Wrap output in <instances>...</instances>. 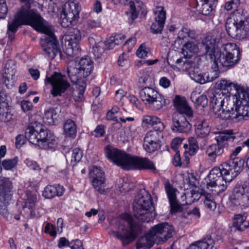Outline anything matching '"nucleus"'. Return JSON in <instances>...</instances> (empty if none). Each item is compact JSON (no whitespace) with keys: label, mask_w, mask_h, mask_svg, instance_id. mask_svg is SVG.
<instances>
[{"label":"nucleus","mask_w":249,"mask_h":249,"mask_svg":"<svg viewBox=\"0 0 249 249\" xmlns=\"http://www.w3.org/2000/svg\"><path fill=\"white\" fill-rule=\"evenodd\" d=\"M105 150L108 160L124 169L156 170L153 161L147 158L131 156L110 145L107 146Z\"/></svg>","instance_id":"obj_2"},{"label":"nucleus","mask_w":249,"mask_h":249,"mask_svg":"<svg viewBox=\"0 0 249 249\" xmlns=\"http://www.w3.org/2000/svg\"><path fill=\"white\" fill-rule=\"evenodd\" d=\"M227 120H231L236 123L245 117H249V92L240 91L236 103L231 102V107L228 115Z\"/></svg>","instance_id":"obj_8"},{"label":"nucleus","mask_w":249,"mask_h":249,"mask_svg":"<svg viewBox=\"0 0 249 249\" xmlns=\"http://www.w3.org/2000/svg\"><path fill=\"white\" fill-rule=\"evenodd\" d=\"M196 3V10L204 15H209L213 10V2L206 1L202 0H195Z\"/></svg>","instance_id":"obj_34"},{"label":"nucleus","mask_w":249,"mask_h":249,"mask_svg":"<svg viewBox=\"0 0 249 249\" xmlns=\"http://www.w3.org/2000/svg\"><path fill=\"white\" fill-rule=\"evenodd\" d=\"M125 38V36L123 35H116L114 36H111L106 46L108 50L112 49L116 45L122 43Z\"/></svg>","instance_id":"obj_45"},{"label":"nucleus","mask_w":249,"mask_h":249,"mask_svg":"<svg viewBox=\"0 0 249 249\" xmlns=\"http://www.w3.org/2000/svg\"><path fill=\"white\" fill-rule=\"evenodd\" d=\"M218 86L221 90H227L228 92H230L232 89L236 90L235 95L236 100H237L239 97L240 91H247L243 87L237 85L236 83L225 79L221 80Z\"/></svg>","instance_id":"obj_27"},{"label":"nucleus","mask_w":249,"mask_h":249,"mask_svg":"<svg viewBox=\"0 0 249 249\" xmlns=\"http://www.w3.org/2000/svg\"><path fill=\"white\" fill-rule=\"evenodd\" d=\"M129 6L131 14L129 19H131V22H133V21L138 17V13L136 10V7L134 2L129 1Z\"/></svg>","instance_id":"obj_62"},{"label":"nucleus","mask_w":249,"mask_h":249,"mask_svg":"<svg viewBox=\"0 0 249 249\" xmlns=\"http://www.w3.org/2000/svg\"><path fill=\"white\" fill-rule=\"evenodd\" d=\"M133 212L136 218L148 222L155 217V208L151 195L145 190L141 191L135 199Z\"/></svg>","instance_id":"obj_5"},{"label":"nucleus","mask_w":249,"mask_h":249,"mask_svg":"<svg viewBox=\"0 0 249 249\" xmlns=\"http://www.w3.org/2000/svg\"><path fill=\"white\" fill-rule=\"evenodd\" d=\"M142 121L146 124L152 125L154 129H155L156 130L163 131L165 128L163 123L157 116H145L142 119Z\"/></svg>","instance_id":"obj_35"},{"label":"nucleus","mask_w":249,"mask_h":249,"mask_svg":"<svg viewBox=\"0 0 249 249\" xmlns=\"http://www.w3.org/2000/svg\"><path fill=\"white\" fill-rule=\"evenodd\" d=\"M162 131L156 130L155 129L146 133L144 138L143 142H160V137L162 136L161 132Z\"/></svg>","instance_id":"obj_43"},{"label":"nucleus","mask_w":249,"mask_h":249,"mask_svg":"<svg viewBox=\"0 0 249 249\" xmlns=\"http://www.w3.org/2000/svg\"><path fill=\"white\" fill-rule=\"evenodd\" d=\"M4 70V73L9 74L12 71L14 72V73H16V70L14 61L12 60H8L5 65Z\"/></svg>","instance_id":"obj_55"},{"label":"nucleus","mask_w":249,"mask_h":249,"mask_svg":"<svg viewBox=\"0 0 249 249\" xmlns=\"http://www.w3.org/2000/svg\"><path fill=\"white\" fill-rule=\"evenodd\" d=\"M214 35H208L202 41V48L205 50L206 57L213 64L212 68L216 72L219 68L231 67L240 60V57H232L219 50Z\"/></svg>","instance_id":"obj_3"},{"label":"nucleus","mask_w":249,"mask_h":249,"mask_svg":"<svg viewBox=\"0 0 249 249\" xmlns=\"http://www.w3.org/2000/svg\"><path fill=\"white\" fill-rule=\"evenodd\" d=\"M81 7L77 2L68 1L63 6L60 15L61 24L64 28L69 27L75 23L79 18Z\"/></svg>","instance_id":"obj_11"},{"label":"nucleus","mask_w":249,"mask_h":249,"mask_svg":"<svg viewBox=\"0 0 249 249\" xmlns=\"http://www.w3.org/2000/svg\"><path fill=\"white\" fill-rule=\"evenodd\" d=\"M25 163L31 169L35 171H39L41 169L37 163L34 161L27 159L25 160Z\"/></svg>","instance_id":"obj_63"},{"label":"nucleus","mask_w":249,"mask_h":249,"mask_svg":"<svg viewBox=\"0 0 249 249\" xmlns=\"http://www.w3.org/2000/svg\"><path fill=\"white\" fill-rule=\"evenodd\" d=\"M104 45H95L92 47L93 53L96 58H100L104 52Z\"/></svg>","instance_id":"obj_60"},{"label":"nucleus","mask_w":249,"mask_h":249,"mask_svg":"<svg viewBox=\"0 0 249 249\" xmlns=\"http://www.w3.org/2000/svg\"><path fill=\"white\" fill-rule=\"evenodd\" d=\"M89 42L90 45L92 47L95 45H106L107 44H105L102 41V39L101 36H98L96 34H92L90 35L88 38Z\"/></svg>","instance_id":"obj_52"},{"label":"nucleus","mask_w":249,"mask_h":249,"mask_svg":"<svg viewBox=\"0 0 249 249\" xmlns=\"http://www.w3.org/2000/svg\"><path fill=\"white\" fill-rule=\"evenodd\" d=\"M150 72L147 71H139L138 76V83L140 84L151 85L153 79L150 76Z\"/></svg>","instance_id":"obj_46"},{"label":"nucleus","mask_w":249,"mask_h":249,"mask_svg":"<svg viewBox=\"0 0 249 249\" xmlns=\"http://www.w3.org/2000/svg\"><path fill=\"white\" fill-rule=\"evenodd\" d=\"M219 194H214V192H212V194L207 192H204L202 196L204 197V203L205 207L211 211H214L216 204L214 200V196Z\"/></svg>","instance_id":"obj_39"},{"label":"nucleus","mask_w":249,"mask_h":249,"mask_svg":"<svg viewBox=\"0 0 249 249\" xmlns=\"http://www.w3.org/2000/svg\"><path fill=\"white\" fill-rule=\"evenodd\" d=\"M8 8L5 1L0 0V19L4 18L7 13Z\"/></svg>","instance_id":"obj_61"},{"label":"nucleus","mask_w":249,"mask_h":249,"mask_svg":"<svg viewBox=\"0 0 249 249\" xmlns=\"http://www.w3.org/2000/svg\"><path fill=\"white\" fill-rule=\"evenodd\" d=\"M159 8L160 9L155 12L157 15L150 27L151 32L155 34L162 33L166 19V12L164 10L163 7H160Z\"/></svg>","instance_id":"obj_24"},{"label":"nucleus","mask_w":249,"mask_h":249,"mask_svg":"<svg viewBox=\"0 0 249 249\" xmlns=\"http://www.w3.org/2000/svg\"><path fill=\"white\" fill-rule=\"evenodd\" d=\"M64 189L63 186L59 184L46 186L42 193V195L46 198H52L55 196L63 195Z\"/></svg>","instance_id":"obj_29"},{"label":"nucleus","mask_w":249,"mask_h":249,"mask_svg":"<svg viewBox=\"0 0 249 249\" xmlns=\"http://www.w3.org/2000/svg\"><path fill=\"white\" fill-rule=\"evenodd\" d=\"M83 156L82 151L79 148H75L72 150L71 157V164L74 166L81 159Z\"/></svg>","instance_id":"obj_49"},{"label":"nucleus","mask_w":249,"mask_h":249,"mask_svg":"<svg viewBox=\"0 0 249 249\" xmlns=\"http://www.w3.org/2000/svg\"><path fill=\"white\" fill-rule=\"evenodd\" d=\"M141 232L140 225L128 214L122 215L119 221L118 231L113 232L115 236L122 242L123 246L133 242Z\"/></svg>","instance_id":"obj_6"},{"label":"nucleus","mask_w":249,"mask_h":249,"mask_svg":"<svg viewBox=\"0 0 249 249\" xmlns=\"http://www.w3.org/2000/svg\"><path fill=\"white\" fill-rule=\"evenodd\" d=\"M57 109L56 107H50L45 111L43 119L46 124L53 125L55 124L58 116Z\"/></svg>","instance_id":"obj_38"},{"label":"nucleus","mask_w":249,"mask_h":249,"mask_svg":"<svg viewBox=\"0 0 249 249\" xmlns=\"http://www.w3.org/2000/svg\"><path fill=\"white\" fill-rule=\"evenodd\" d=\"M105 133L104 126L103 125H98L94 130L91 132V134L95 137H101L104 135Z\"/></svg>","instance_id":"obj_57"},{"label":"nucleus","mask_w":249,"mask_h":249,"mask_svg":"<svg viewBox=\"0 0 249 249\" xmlns=\"http://www.w3.org/2000/svg\"><path fill=\"white\" fill-rule=\"evenodd\" d=\"M213 245L214 241L211 236L207 235L202 240L191 244L189 249H213Z\"/></svg>","instance_id":"obj_30"},{"label":"nucleus","mask_w":249,"mask_h":249,"mask_svg":"<svg viewBox=\"0 0 249 249\" xmlns=\"http://www.w3.org/2000/svg\"><path fill=\"white\" fill-rule=\"evenodd\" d=\"M182 69L187 72L192 79L200 84L212 82L218 76L217 72H215L214 75H212V73L211 75L202 73L199 68L196 66L195 63L192 62H184Z\"/></svg>","instance_id":"obj_14"},{"label":"nucleus","mask_w":249,"mask_h":249,"mask_svg":"<svg viewBox=\"0 0 249 249\" xmlns=\"http://www.w3.org/2000/svg\"><path fill=\"white\" fill-rule=\"evenodd\" d=\"M210 104L212 108L214 117L222 120H227L228 115L231 107V103H228L226 109L223 108L224 96L222 93H211Z\"/></svg>","instance_id":"obj_15"},{"label":"nucleus","mask_w":249,"mask_h":249,"mask_svg":"<svg viewBox=\"0 0 249 249\" xmlns=\"http://www.w3.org/2000/svg\"><path fill=\"white\" fill-rule=\"evenodd\" d=\"M9 74L4 73L3 74V83L5 84L7 89H10L14 85L16 80L15 74L12 71Z\"/></svg>","instance_id":"obj_47"},{"label":"nucleus","mask_w":249,"mask_h":249,"mask_svg":"<svg viewBox=\"0 0 249 249\" xmlns=\"http://www.w3.org/2000/svg\"><path fill=\"white\" fill-rule=\"evenodd\" d=\"M81 38V33L78 29L73 28L70 30L65 37V43L67 46L66 53L68 55L72 56L78 54Z\"/></svg>","instance_id":"obj_19"},{"label":"nucleus","mask_w":249,"mask_h":249,"mask_svg":"<svg viewBox=\"0 0 249 249\" xmlns=\"http://www.w3.org/2000/svg\"><path fill=\"white\" fill-rule=\"evenodd\" d=\"M192 101L197 106L205 107L208 103V99L206 95H199L196 91H194L191 94Z\"/></svg>","instance_id":"obj_44"},{"label":"nucleus","mask_w":249,"mask_h":249,"mask_svg":"<svg viewBox=\"0 0 249 249\" xmlns=\"http://www.w3.org/2000/svg\"><path fill=\"white\" fill-rule=\"evenodd\" d=\"M188 142L189 145L188 153L190 155H194L198 150V142L195 137H191L188 138Z\"/></svg>","instance_id":"obj_51"},{"label":"nucleus","mask_w":249,"mask_h":249,"mask_svg":"<svg viewBox=\"0 0 249 249\" xmlns=\"http://www.w3.org/2000/svg\"><path fill=\"white\" fill-rule=\"evenodd\" d=\"M244 163L245 160L242 158L230 159L228 161L222 163L220 166L226 180L230 182L235 178L242 171Z\"/></svg>","instance_id":"obj_17"},{"label":"nucleus","mask_w":249,"mask_h":249,"mask_svg":"<svg viewBox=\"0 0 249 249\" xmlns=\"http://www.w3.org/2000/svg\"><path fill=\"white\" fill-rule=\"evenodd\" d=\"M46 80L52 85L51 94L53 97L61 96L70 86L66 76L59 72H54L51 77H46Z\"/></svg>","instance_id":"obj_16"},{"label":"nucleus","mask_w":249,"mask_h":249,"mask_svg":"<svg viewBox=\"0 0 249 249\" xmlns=\"http://www.w3.org/2000/svg\"><path fill=\"white\" fill-rule=\"evenodd\" d=\"M195 133L197 137L205 138L210 132V127L205 120L197 121L195 124Z\"/></svg>","instance_id":"obj_32"},{"label":"nucleus","mask_w":249,"mask_h":249,"mask_svg":"<svg viewBox=\"0 0 249 249\" xmlns=\"http://www.w3.org/2000/svg\"><path fill=\"white\" fill-rule=\"evenodd\" d=\"M240 4V0H231L226 3L225 8L227 11L236 9Z\"/></svg>","instance_id":"obj_58"},{"label":"nucleus","mask_w":249,"mask_h":249,"mask_svg":"<svg viewBox=\"0 0 249 249\" xmlns=\"http://www.w3.org/2000/svg\"><path fill=\"white\" fill-rule=\"evenodd\" d=\"M225 28L228 35L233 38L241 40L249 37V25L243 20L238 22L231 18H228Z\"/></svg>","instance_id":"obj_12"},{"label":"nucleus","mask_w":249,"mask_h":249,"mask_svg":"<svg viewBox=\"0 0 249 249\" xmlns=\"http://www.w3.org/2000/svg\"><path fill=\"white\" fill-rule=\"evenodd\" d=\"M221 169L220 166L213 168L205 179L207 188H213L212 191L214 192V194L222 193L227 187V183L228 181L226 180L223 172Z\"/></svg>","instance_id":"obj_10"},{"label":"nucleus","mask_w":249,"mask_h":249,"mask_svg":"<svg viewBox=\"0 0 249 249\" xmlns=\"http://www.w3.org/2000/svg\"><path fill=\"white\" fill-rule=\"evenodd\" d=\"M13 115L9 112V107L0 108V120L4 122H8L12 118Z\"/></svg>","instance_id":"obj_54"},{"label":"nucleus","mask_w":249,"mask_h":249,"mask_svg":"<svg viewBox=\"0 0 249 249\" xmlns=\"http://www.w3.org/2000/svg\"><path fill=\"white\" fill-rule=\"evenodd\" d=\"M26 196L27 198L25 202V207L29 209L34 208L37 202V195L30 192H27Z\"/></svg>","instance_id":"obj_48"},{"label":"nucleus","mask_w":249,"mask_h":249,"mask_svg":"<svg viewBox=\"0 0 249 249\" xmlns=\"http://www.w3.org/2000/svg\"><path fill=\"white\" fill-rule=\"evenodd\" d=\"M18 161L17 157L12 159H6L2 161L1 165L5 170H11L16 166Z\"/></svg>","instance_id":"obj_50"},{"label":"nucleus","mask_w":249,"mask_h":249,"mask_svg":"<svg viewBox=\"0 0 249 249\" xmlns=\"http://www.w3.org/2000/svg\"><path fill=\"white\" fill-rule=\"evenodd\" d=\"M199 52L198 43L194 38L186 41L182 46L181 53L186 57H190Z\"/></svg>","instance_id":"obj_26"},{"label":"nucleus","mask_w":249,"mask_h":249,"mask_svg":"<svg viewBox=\"0 0 249 249\" xmlns=\"http://www.w3.org/2000/svg\"><path fill=\"white\" fill-rule=\"evenodd\" d=\"M12 182L8 178L0 177V214L8 213L7 205L11 198Z\"/></svg>","instance_id":"obj_18"},{"label":"nucleus","mask_w":249,"mask_h":249,"mask_svg":"<svg viewBox=\"0 0 249 249\" xmlns=\"http://www.w3.org/2000/svg\"><path fill=\"white\" fill-rule=\"evenodd\" d=\"M218 86L221 90H227L228 92H230L232 89L236 90L235 95L236 100H237L239 97L240 91H247L243 87L237 85L236 83L225 79L221 80Z\"/></svg>","instance_id":"obj_28"},{"label":"nucleus","mask_w":249,"mask_h":249,"mask_svg":"<svg viewBox=\"0 0 249 249\" xmlns=\"http://www.w3.org/2000/svg\"><path fill=\"white\" fill-rule=\"evenodd\" d=\"M20 106L24 112L31 110L33 107L32 103L28 101L23 100L21 102Z\"/></svg>","instance_id":"obj_64"},{"label":"nucleus","mask_w":249,"mask_h":249,"mask_svg":"<svg viewBox=\"0 0 249 249\" xmlns=\"http://www.w3.org/2000/svg\"><path fill=\"white\" fill-rule=\"evenodd\" d=\"M27 8H21L15 19L11 23H8V31L15 33L20 25H29L37 31L44 34L40 39V45L46 57L52 60L57 55H60L59 43L53 32L52 27L40 15H34L33 13H30Z\"/></svg>","instance_id":"obj_1"},{"label":"nucleus","mask_w":249,"mask_h":249,"mask_svg":"<svg viewBox=\"0 0 249 249\" xmlns=\"http://www.w3.org/2000/svg\"><path fill=\"white\" fill-rule=\"evenodd\" d=\"M148 48L143 45H141L137 51V55L140 58H144L147 56Z\"/></svg>","instance_id":"obj_59"},{"label":"nucleus","mask_w":249,"mask_h":249,"mask_svg":"<svg viewBox=\"0 0 249 249\" xmlns=\"http://www.w3.org/2000/svg\"><path fill=\"white\" fill-rule=\"evenodd\" d=\"M166 193L167 194L171 207V213H176L182 211V207L178 203L177 199L176 192L177 190L173 187L168 180L163 182Z\"/></svg>","instance_id":"obj_22"},{"label":"nucleus","mask_w":249,"mask_h":249,"mask_svg":"<svg viewBox=\"0 0 249 249\" xmlns=\"http://www.w3.org/2000/svg\"><path fill=\"white\" fill-rule=\"evenodd\" d=\"M64 132L66 136L74 137L76 136V125L75 122L71 120H68L64 124Z\"/></svg>","instance_id":"obj_40"},{"label":"nucleus","mask_w":249,"mask_h":249,"mask_svg":"<svg viewBox=\"0 0 249 249\" xmlns=\"http://www.w3.org/2000/svg\"><path fill=\"white\" fill-rule=\"evenodd\" d=\"M38 146L45 149L54 150L57 145L55 137L52 132L43 128L38 130Z\"/></svg>","instance_id":"obj_20"},{"label":"nucleus","mask_w":249,"mask_h":249,"mask_svg":"<svg viewBox=\"0 0 249 249\" xmlns=\"http://www.w3.org/2000/svg\"><path fill=\"white\" fill-rule=\"evenodd\" d=\"M195 32L190 29L183 27L178 32V36L175 40V43L178 44H182L184 41H188V38H194Z\"/></svg>","instance_id":"obj_36"},{"label":"nucleus","mask_w":249,"mask_h":249,"mask_svg":"<svg viewBox=\"0 0 249 249\" xmlns=\"http://www.w3.org/2000/svg\"><path fill=\"white\" fill-rule=\"evenodd\" d=\"M25 138L32 143L38 145V129L34 128L33 126H29L27 128L25 134Z\"/></svg>","instance_id":"obj_41"},{"label":"nucleus","mask_w":249,"mask_h":249,"mask_svg":"<svg viewBox=\"0 0 249 249\" xmlns=\"http://www.w3.org/2000/svg\"><path fill=\"white\" fill-rule=\"evenodd\" d=\"M247 216L245 213L237 214L234 215V222L231 227V231H235L236 230L243 231L247 229Z\"/></svg>","instance_id":"obj_33"},{"label":"nucleus","mask_w":249,"mask_h":249,"mask_svg":"<svg viewBox=\"0 0 249 249\" xmlns=\"http://www.w3.org/2000/svg\"><path fill=\"white\" fill-rule=\"evenodd\" d=\"M101 23L99 20H94L89 19L87 21V27L89 29H93L94 28L100 27Z\"/></svg>","instance_id":"obj_56"},{"label":"nucleus","mask_w":249,"mask_h":249,"mask_svg":"<svg viewBox=\"0 0 249 249\" xmlns=\"http://www.w3.org/2000/svg\"><path fill=\"white\" fill-rule=\"evenodd\" d=\"M89 178L95 189L100 194L105 192V177L100 167L93 166L89 173Z\"/></svg>","instance_id":"obj_21"},{"label":"nucleus","mask_w":249,"mask_h":249,"mask_svg":"<svg viewBox=\"0 0 249 249\" xmlns=\"http://www.w3.org/2000/svg\"><path fill=\"white\" fill-rule=\"evenodd\" d=\"M222 51L227 53L232 57H238L240 58V52L239 48L235 43H227L223 47Z\"/></svg>","instance_id":"obj_42"},{"label":"nucleus","mask_w":249,"mask_h":249,"mask_svg":"<svg viewBox=\"0 0 249 249\" xmlns=\"http://www.w3.org/2000/svg\"><path fill=\"white\" fill-rule=\"evenodd\" d=\"M67 73L72 82H76L79 79L85 78L83 75V73L78 64H74L69 65L67 68Z\"/></svg>","instance_id":"obj_37"},{"label":"nucleus","mask_w":249,"mask_h":249,"mask_svg":"<svg viewBox=\"0 0 249 249\" xmlns=\"http://www.w3.org/2000/svg\"><path fill=\"white\" fill-rule=\"evenodd\" d=\"M139 94L144 104L153 110H159L165 104L164 97L152 88L145 87L142 88Z\"/></svg>","instance_id":"obj_9"},{"label":"nucleus","mask_w":249,"mask_h":249,"mask_svg":"<svg viewBox=\"0 0 249 249\" xmlns=\"http://www.w3.org/2000/svg\"><path fill=\"white\" fill-rule=\"evenodd\" d=\"M174 107L180 114H184L188 117L193 116V112L184 97L176 95L173 100Z\"/></svg>","instance_id":"obj_25"},{"label":"nucleus","mask_w":249,"mask_h":249,"mask_svg":"<svg viewBox=\"0 0 249 249\" xmlns=\"http://www.w3.org/2000/svg\"><path fill=\"white\" fill-rule=\"evenodd\" d=\"M143 147L146 152L152 153L160 147V142H143Z\"/></svg>","instance_id":"obj_53"},{"label":"nucleus","mask_w":249,"mask_h":249,"mask_svg":"<svg viewBox=\"0 0 249 249\" xmlns=\"http://www.w3.org/2000/svg\"><path fill=\"white\" fill-rule=\"evenodd\" d=\"M173 131L179 133H188L191 129L192 125L183 115H174L172 117Z\"/></svg>","instance_id":"obj_23"},{"label":"nucleus","mask_w":249,"mask_h":249,"mask_svg":"<svg viewBox=\"0 0 249 249\" xmlns=\"http://www.w3.org/2000/svg\"><path fill=\"white\" fill-rule=\"evenodd\" d=\"M229 199L235 206H247L249 204V184L246 182H237L233 189Z\"/></svg>","instance_id":"obj_13"},{"label":"nucleus","mask_w":249,"mask_h":249,"mask_svg":"<svg viewBox=\"0 0 249 249\" xmlns=\"http://www.w3.org/2000/svg\"><path fill=\"white\" fill-rule=\"evenodd\" d=\"M174 233V228L167 223L155 225L148 233L139 238L136 243V249H149L156 242L158 244L166 242Z\"/></svg>","instance_id":"obj_4"},{"label":"nucleus","mask_w":249,"mask_h":249,"mask_svg":"<svg viewBox=\"0 0 249 249\" xmlns=\"http://www.w3.org/2000/svg\"><path fill=\"white\" fill-rule=\"evenodd\" d=\"M238 134L234 133L231 130H225L215 138L216 143L210 145L206 149V153L209 160L215 161L216 157L223 154V148L232 143H237L239 140Z\"/></svg>","instance_id":"obj_7"},{"label":"nucleus","mask_w":249,"mask_h":249,"mask_svg":"<svg viewBox=\"0 0 249 249\" xmlns=\"http://www.w3.org/2000/svg\"><path fill=\"white\" fill-rule=\"evenodd\" d=\"M78 65L85 78L88 77L93 70V62L89 56L81 58Z\"/></svg>","instance_id":"obj_31"}]
</instances>
